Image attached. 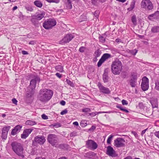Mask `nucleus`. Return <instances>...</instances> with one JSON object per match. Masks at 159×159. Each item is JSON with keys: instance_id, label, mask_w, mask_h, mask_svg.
Segmentation results:
<instances>
[{"instance_id": "obj_1", "label": "nucleus", "mask_w": 159, "mask_h": 159, "mask_svg": "<svg viewBox=\"0 0 159 159\" xmlns=\"http://www.w3.org/2000/svg\"><path fill=\"white\" fill-rule=\"evenodd\" d=\"M53 92L51 89H44L40 90L37 96V99L41 102L46 103L51 98Z\"/></svg>"}, {"instance_id": "obj_2", "label": "nucleus", "mask_w": 159, "mask_h": 159, "mask_svg": "<svg viewBox=\"0 0 159 159\" xmlns=\"http://www.w3.org/2000/svg\"><path fill=\"white\" fill-rule=\"evenodd\" d=\"M11 146L12 150L17 155L24 157L23 155L24 148L21 144L16 142H13L11 143Z\"/></svg>"}, {"instance_id": "obj_3", "label": "nucleus", "mask_w": 159, "mask_h": 159, "mask_svg": "<svg viewBox=\"0 0 159 159\" xmlns=\"http://www.w3.org/2000/svg\"><path fill=\"white\" fill-rule=\"evenodd\" d=\"M122 65L118 60L113 61L111 66V71L114 75H119L122 70Z\"/></svg>"}, {"instance_id": "obj_4", "label": "nucleus", "mask_w": 159, "mask_h": 159, "mask_svg": "<svg viewBox=\"0 0 159 159\" xmlns=\"http://www.w3.org/2000/svg\"><path fill=\"white\" fill-rule=\"evenodd\" d=\"M29 78L31 79L30 85L31 89H34L36 87L37 83L40 82V79L39 77L37 75L31 74L29 75Z\"/></svg>"}, {"instance_id": "obj_5", "label": "nucleus", "mask_w": 159, "mask_h": 159, "mask_svg": "<svg viewBox=\"0 0 159 159\" xmlns=\"http://www.w3.org/2000/svg\"><path fill=\"white\" fill-rule=\"evenodd\" d=\"M140 5L141 8L146 11L152 10L153 7L152 2L150 0H142Z\"/></svg>"}, {"instance_id": "obj_6", "label": "nucleus", "mask_w": 159, "mask_h": 159, "mask_svg": "<svg viewBox=\"0 0 159 159\" xmlns=\"http://www.w3.org/2000/svg\"><path fill=\"white\" fill-rule=\"evenodd\" d=\"M47 140L48 142L53 146L55 147L58 144V142L57 136L54 134H49L48 136Z\"/></svg>"}, {"instance_id": "obj_7", "label": "nucleus", "mask_w": 159, "mask_h": 159, "mask_svg": "<svg viewBox=\"0 0 159 159\" xmlns=\"http://www.w3.org/2000/svg\"><path fill=\"white\" fill-rule=\"evenodd\" d=\"M56 23L55 19H49L43 23V26L45 29L48 30L55 25Z\"/></svg>"}, {"instance_id": "obj_8", "label": "nucleus", "mask_w": 159, "mask_h": 159, "mask_svg": "<svg viewBox=\"0 0 159 159\" xmlns=\"http://www.w3.org/2000/svg\"><path fill=\"white\" fill-rule=\"evenodd\" d=\"M106 154L110 157H116L118 156V154L113 149L112 147L109 146L107 147Z\"/></svg>"}, {"instance_id": "obj_9", "label": "nucleus", "mask_w": 159, "mask_h": 159, "mask_svg": "<svg viewBox=\"0 0 159 159\" xmlns=\"http://www.w3.org/2000/svg\"><path fill=\"white\" fill-rule=\"evenodd\" d=\"M141 87L144 91H146L148 89L149 80L147 77H144L142 78Z\"/></svg>"}, {"instance_id": "obj_10", "label": "nucleus", "mask_w": 159, "mask_h": 159, "mask_svg": "<svg viewBox=\"0 0 159 159\" xmlns=\"http://www.w3.org/2000/svg\"><path fill=\"white\" fill-rule=\"evenodd\" d=\"M74 37V36L72 34H67L60 41V43L62 44L66 43L70 41Z\"/></svg>"}, {"instance_id": "obj_11", "label": "nucleus", "mask_w": 159, "mask_h": 159, "mask_svg": "<svg viewBox=\"0 0 159 159\" xmlns=\"http://www.w3.org/2000/svg\"><path fill=\"white\" fill-rule=\"evenodd\" d=\"M111 57L110 54L108 53L104 54L98 61L97 66L98 67H100L102 64L106 60Z\"/></svg>"}, {"instance_id": "obj_12", "label": "nucleus", "mask_w": 159, "mask_h": 159, "mask_svg": "<svg viewBox=\"0 0 159 159\" xmlns=\"http://www.w3.org/2000/svg\"><path fill=\"white\" fill-rule=\"evenodd\" d=\"M45 141L46 139L44 136L38 135L35 137L33 143H36L42 145L43 144Z\"/></svg>"}, {"instance_id": "obj_13", "label": "nucleus", "mask_w": 159, "mask_h": 159, "mask_svg": "<svg viewBox=\"0 0 159 159\" xmlns=\"http://www.w3.org/2000/svg\"><path fill=\"white\" fill-rule=\"evenodd\" d=\"M125 140L121 138H117L114 141V145L117 148H120L125 146Z\"/></svg>"}, {"instance_id": "obj_14", "label": "nucleus", "mask_w": 159, "mask_h": 159, "mask_svg": "<svg viewBox=\"0 0 159 159\" xmlns=\"http://www.w3.org/2000/svg\"><path fill=\"white\" fill-rule=\"evenodd\" d=\"M86 145L87 148L93 150L96 149L98 147V145L94 141L91 139L88 140L86 141Z\"/></svg>"}, {"instance_id": "obj_15", "label": "nucleus", "mask_w": 159, "mask_h": 159, "mask_svg": "<svg viewBox=\"0 0 159 159\" xmlns=\"http://www.w3.org/2000/svg\"><path fill=\"white\" fill-rule=\"evenodd\" d=\"M97 85L101 92L106 94L110 93L111 91L109 88L104 86L101 83L98 82Z\"/></svg>"}, {"instance_id": "obj_16", "label": "nucleus", "mask_w": 159, "mask_h": 159, "mask_svg": "<svg viewBox=\"0 0 159 159\" xmlns=\"http://www.w3.org/2000/svg\"><path fill=\"white\" fill-rule=\"evenodd\" d=\"M22 127V125H20L16 126L11 131V134L13 136L16 134L20 132Z\"/></svg>"}, {"instance_id": "obj_17", "label": "nucleus", "mask_w": 159, "mask_h": 159, "mask_svg": "<svg viewBox=\"0 0 159 159\" xmlns=\"http://www.w3.org/2000/svg\"><path fill=\"white\" fill-rule=\"evenodd\" d=\"M33 131V129H28L24 130L23 133L21 134V137L23 139H25Z\"/></svg>"}, {"instance_id": "obj_18", "label": "nucleus", "mask_w": 159, "mask_h": 159, "mask_svg": "<svg viewBox=\"0 0 159 159\" xmlns=\"http://www.w3.org/2000/svg\"><path fill=\"white\" fill-rule=\"evenodd\" d=\"M137 76L136 75H132V77L129 80L130 84L132 87H134L136 85L137 83Z\"/></svg>"}, {"instance_id": "obj_19", "label": "nucleus", "mask_w": 159, "mask_h": 159, "mask_svg": "<svg viewBox=\"0 0 159 159\" xmlns=\"http://www.w3.org/2000/svg\"><path fill=\"white\" fill-rule=\"evenodd\" d=\"M38 20H39L37 19V18L34 15L31 16L30 21L33 25L37 27L39 26L40 24Z\"/></svg>"}, {"instance_id": "obj_20", "label": "nucleus", "mask_w": 159, "mask_h": 159, "mask_svg": "<svg viewBox=\"0 0 159 159\" xmlns=\"http://www.w3.org/2000/svg\"><path fill=\"white\" fill-rule=\"evenodd\" d=\"M34 93V92L33 89H31L30 92H28L26 93V98L27 99L32 100L33 98V95Z\"/></svg>"}, {"instance_id": "obj_21", "label": "nucleus", "mask_w": 159, "mask_h": 159, "mask_svg": "<svg viewBox=\"0 0 159 159\" xmlns=\"http://www.w3.org/2000/svg\"><path fill=\"white\" fill-rule=\"evenodd\" d=\"M66 8L68 9H70L72 7V2L73 1H75L76 2H78L79 0H66Z\"/></svg>"}, {"instance_id": "obj_22", "label": "nucleus", "mask_w": 159, "mask_h": 159, "mask_svg": "<svg viewBox=\"0 0 159 159\" xmlns=\"http://www.w3.org/2000/svg\"><path fill=\"white\" fill-rule=\"evenodd\" d=\"M45 14V13L43 11H40L39 13H38L37 15H34L37 18V19L40 20L44 17Z\"/></svg>"}, {"instance_id": "obj_23", "label": "nucleus", "mask_w": 159, "mask_h": 159, "mask_svg": "<svg viewBox=\"0 0 159 159\" xmlns=\"http://www.w3.org/2000/svg\"><path fill=\"white\" fill-rule=\"evenodd\" d=\"M159 12H156L154 14L149 15L148 16V19L150 20H152L153 19H157L158 17Z\"/></svg>"}, {"instance_id": "obj_24", "label": "nucleus", "mask_w": 159, "mask_h": 159, "mask_svg": "<svg viewBox=\"0 0 159 159\" xmlns=\"http://www.w3.org/2000/svg\"><path fill=\"white\" fill-rule=\"evenodd\" d=\"M37 123L35 121L33 120H28L26 121L25 124L26 125H28L32 126L37 124Z\"/></svg>"}, {"instance_id": "obj_25", "label": "nucleus", "mask_w": 159, "mask_h": 159, "mask_svg": "<svg viewBox=\"0 0 159 159\" xmlns=\"http://www.w3.org/2000/svg\"><path fill=\"white\" fill-rule=\"evenodd\" d=\"M11 128V126L9 125H7L3 127L2 129V132H3L7 134L8 133V131Z\"/></svg>"}, {"instance_id": "obj_26", "label": "nucleus", "mask_w": 159, "mask_h": 159, "mask_svg": "<svg viewBox=\"0 0 159 159\" xmlns=\"http://www.w3.org/2000/svg\"><path fill=\"white\" fill-rule=\"evenodd\" d=\"M55 69L58 71L62 72L64 71L63 67L61 65H58L55 67Z\"/></svg>"}, {"instance_id": "obj_27", "label": "nucleus", "mask_w": 159, "mask_h": 159, "mask_svg": "<svg viewBox=\"0 0 159 159\" xmlns=\"http://www.w3.org/2000/svg\"><path fill=\"white\" fill-rule=\"evenodd\" d=\"M151 31L154 33L159 32V26H155L153 27L151 29Z\"/></svg>"}, {"instance_id": "obj_28", "label": "nucleus", "mask_w": 159, "mask_h": 159, "mask_svg": "<svg viewBox=\"0 0 159 159\" xmlns=\"http://www.w3.org/2000/svg\"><path fill=\"white\" fill-rule=\"evenodd\" d=\"M101 54V51L99 49H98L96 50L94 53V55L96 57H99Z\"/></svg>"}, {"instance_id": "obj_29", "label": "nucleus", "mask_w": 159, "mask_h": 159, "mask_svg": "<svg viewBox=\"0 0 159 159\" xmlns=\"http://www.w3.org/2000/svg\"><path fill=\"white\" fill-rule=\"evenodd\" d=\"M34 5L37 7H42L43 4L41 2L39 1H36L34 2Z\"/></svg>"}, {"instance_id": "obj_30", "label": "nucleus", "mask_w": 159, "mask_h": 159, "mask_svg": "<svg viewBox=\"0 0 159 159\" xmlns=\"http://www.w3.org/2000/svg\"><path fill=\"white\" fill-rule=\"evenodd\" d=\"M103 80L104 83H107L108 81V77L107 74H104L103 75Z\"/></svg>"}, {"instance_id": "obj_31", "label": "nucleus", "mask_w": 159, "mask_h": 159, "mask_svg": "<svg viewBox=\"0 0 159 159\" xmlns=\"http://www.w3.org/2000/svg\"><path fill=\"white\" fill-rule=\"evenodd\" d=\"M135 5V2L133 1L131 3L130 5V7L128 8L129 11L132 10L134 7Z\"/></svg>"}, {"instance_id": "obj_32", "label": "nucleus", "mask_w": 159, "mask_h": 159, "mask_svg": "<svg viewBox=\"0 0 159 159\" xmlns=\"http://www.w3.org/2000/svg\"><path fill=\"white\" fill-rule=\"evenodd\" d=\"M7 134L3 132H2V135L1 137L2 139L6 140L7 138Z\"/></svg>"}, {"instance_id": "obj_33", "label": "nucleus", "mask_w": 159, "mask_h": 159, "mask_svg": "<svg viewBox=\"0 0 159 159\" xmlns=\"http://www.w3.org/2000/svg\"><path fill=\"white\" fill-rule=\"evenodd\" d=\"M131 21L132 23L134 25L137 24V20L136 16H133L131 18Z\"/></svg>"}, {"instance_id": "obj_34", "label": "nucleus", "mask_w": 159, "mask_h": 159, "mask_svg": "<svg viewBox=\"0 0 159 159\" xmlns=\"http://www.w3.org/2000/svg\"><path fill=\"white\" fill-rule=\"evenodd\" d=\"M49 3H58L60 2V0H45Z\"/></svg>"}, {"instance_id": "obj_35", "label": "nucleus", "mask_w": 159, "mask_h": 159, "mask_svg": "<svg viewBox=\"0 0 159 159\" xmlns=\"http://www.w3.org/2000/svg\"><path fill=\"white\" fill-rule=\"evenodd\" d=\"M155 88L156 90H159V80L156 82Z\"/></svg>"}, {"instance_id": "obj_36", "label": "nucleus", "mask_w": 159, "mask_h": 159, "mask_svg": "<svg viewBox=\"0 0 159 159\" xmlns=\"http://www.w3.org/2000/svg\"><path fill=\"white\" fill-rule=\"evenodd\" d=\"M113 137L112 135H110L107 139V142L108 144H110L111 139Z\"/></svg>"}, {"instance_id": "obj_37", "label": "nucleus", "mask_w": 159, "mask_h": 159, "mask_svg": "<svg viewBox=\"0 0 159 159\" xmlns=\"http://www.w3.org/2000/svg\"><path fill=\"white\" fill-rule=\"evenodd\" d=\"M82 111L83 112H89L91 111V110L89 108H86L82 109Z\"/></svg>"}, {"instance_id": "obj_38", "label": "nucleus", "mask_w": 159, "mask_h": 159, "mask_svg": "<svg viewBox=\"0 0 159 159\" xmlns=\"http://www.w3.org/2000/svg\"><path fill=\"white\" fill-rule=\"evenodd\" d=\"M99 41L100 42L103 43L105 41V38L102 36L99 37Z\"/></svg>"}, {"instance_id": "obj_39", "label": "nucleus", "mask_w": 159, "mask_h": 159, "mask_svg": "<svg viewBox=\"0 0 159 159\" xmlns=\"http://www.w3.org/2000/svg\"><path fill=\"white\" fill-rule=\"evenodd\" d=\"M77 135V132L75 131H73L70 134V137L75 136Z\"/></svg>"}, {"instance_id": "obj_40", "label": "nucleus", "mask_w": 159, "mask_h": 159, "mask_svg": "<svg viewBox=\"0 0 159 159\" xmlns=\"http://www.w3.org/2000/svg\"><path fill=\"white\" fill-rule=\"evenodd\" d=\"M85 49L86 48L85 47L82 46L80 48L79 51L81 52H83Z\"/></svg>"}, {"instance_id": "obj_41", "label": "nucleus", "mask_w": 159, "mask_h": 159, "mask_svg": "<svg viewBox=\"0 0 159 159\" xmlns=\"http://www.w3.org/2000/svg\"><path fill=\"white\" fill-rule=\"evenodd\" d=\"M66 82L68 84L70 85L71 86H73V85H74L73 83L69 80L66 79Z\"/></svg>"}, {"instance_id": "obj_42", "label": "nucleus", "mask_w": 159, "mask_h": 159, "mask_svg": "<svg viewBox=\"0 0 159 159\" xmlns=\"http://www.w3.org/2000/svg\"><path fill=\"white\" fill-rule=\"evenodd\" d=\"M151 102L152 106V107L154 108L157 107L158 105L156 102H155V103H153V101H151Z\"/></svg>"}, {"instance_id": "obj_43", "label": "nucleus", "mask_w": 159, "mask_h": 159, "mask_svg": "<svg viewBox=\"0 0 159 159\" xmlns=\"http://www.w3.org/2000/svg\"><path fill=\"white\" fill-rule=\"evenodd\" d=\"M68 111L66 109H65L64 110L62 111L60 113V114L61 115H63L67 113Z\"/></svg>"}, {"instance_id": "obj_44", "label": "nucleus", "mask_w": 159, "mask_h": 159, "mask_svg": "<svg viewBox=\"0 0 159 159\" xmlns=\"http://www.w3.org/2000/svg\"><path fill=\"white\" fill-rule=\"evenodd\" d=\"M98 114V113L97 112H93L92 113H89V115L91 116H94L96 115H97Z\"/></svg>"}, {"instance_id": "obj_45", "label": "nucleus", "mask_w": 159, "mask_h": 159, "mask_svg": "<svg viewBox=\"0 0 159 159\" xmlns=\"http://www.w3.org/2000/svg\"><path fill=\"white\" fill-rule=\"evenodd\" d=\"M41 116H42V118L43 119H44V120L48 119V116H47L46 115L44 114H42Z\"/></svg>"}, {"instance_id": "obj_46", "label": "nucleus", "mask_w": 159, "mask_h": 159, "mask_svg": "<svg viewBox=\"0 0 159 159\" xmlns=\"http://www.w3.org/2000/svg\"><path fill=\"white\" fill-rule=\"evenodd\" d=\"M53 126L55 128H57L61 127V125L59 123L55 124L53 125Z\"/></svg>"}, {"instance_id": "obj_47", "label": "nucleus", "mask_w": 159, "mask_h": 159, "mask_svg": "<svg viewBox=\"0 0 159 159\" xmlns=\"http://www.w3.org/2000/svg\"><path fill=\"white\" fill-rule=\"evenodd\" d=\"M99 14V11H95L94 15L95 17H98V15Z\"/></svg>"}, {"instance_id": "obj_48", "label": "nucleus", "mask_w": 159, "mask_h": 159, "mask_svg": "<svg viewBox=\"0 0 159 159\" xmlns=\"http://www.w3.org/2000/svg\"><path fill=\"white\" fill-rule=\"evenodd\" d=\"M26 9L27 11H33V9L31 7H26Z\"/></svg>"}, {"instance_id": "obj_49", "label": "nucleus", "mask_w": 159, "mask_h": 159, "mask_svg": "<svg viewBox=\"0 0 159 159\" xmlns=\"http://www.w3.org/2000/svg\"><path fill=\"white\" fill-rule=\"evenodd\" d=\"M122 104L124 105H127L128 104V103L127 102V101L125 100L124 99L122 101Z\"/></svg>"}, {"instance_id": "obj_50", "label": "nucleus", "mask_w": 159, "mask_h": 159, "mask_svg": "<svg viewBox=\"0 0 159 159\" xmlns=\"http://www.w3.org/2000/svg\"><path fill=\"white\" fill-rule=\"evenodd\" d=\"M12 101L13 103L16 105L17 104V101L15 98H13L12 100Z\"/></svg>"}, {"instance_id": "obj_51", "label": "nucleus", "mask_w": 159, "mask_h": 159, "mask_svg": "<svg viewBox=\"0 0 159 159\" xmlns=\"http://www.w3.org/2000/svg\"><path fill=\"white\" fill-rule=\"evenodd\" d=\"M36 43V42L34 41H30L29 42V44L34 45Z\"/></svg>"}, {"instance_id": "obj_52", "label": "nucleus", "mask_w": 159, "mask_h": 159, "mask_svg": "<svg viewBox=\"0 0 159 159\" xmlns=\"http://www.w3.org/2000/svg\"><path fill=\"white\" fill-rule=\"evenodd\" d=\"M154 135L159 139V131L155 132L154 133Z\"/></svg>"}, {"instance_id": "obj_53", "label": "nucleus", "mask_w": 159, "mask_h": 159, "mask_svg": "<svg viewBox=\"0 0 159 159\" xmlns=\"http://www.w3.org/2000/svg\"><path fill=\"white\" fill-rule=\"evenodd\" d=\"M60 103L61 105L64 106L66 104V102L62 100L60 102Z\"/></svg>"}, {"instance_id": "obj_54", "label": "nucleus", "mask_w": 159, "mask_h": 159, "mask_svg": "<svg viewBox=\"0 0 159 159\" xmlns=\"http://www.w3.org/2000/svg\"><path fill=\"white\" fill-rule=\"evenodd\" d=\"M56 75L58 78H60L61 77V75L60 74L58 73H57L56 74Z\"/></svg>"}, {"instance_id": "obj_55", "label": "nucleus", "mask_w": 159, "mask_h": 159, "mask_svg": "<svg viewBox=\"0 0 159 159\" xmlns=\"http://www.w3.org/2000/svg\"><path fill=\"white\" fill-rule=\"evenodd\" d=\"M96 128V127L94 126H92V127L89 129V130L90 131L93 130H94Z\"/></svg>"}, {"instance_id": "obj_56", "label": "nucleus", "mask_w": 159, "mask_h": 159, "mask_svg": "<svg viewBox=\"0 0 159 159\" xmlns=\"http://www.w3.org/2000/svg\"><path fill=\"white\" fill-rule=\"evenodd\" d=\"M22 53L23 55H27L28 54V52L25 51H22Z\"/></svg>"}, {"instance_id": "obj_57", "label": "nucleus", "mask_w": 159, "mask_h": 159, "mask_svg": "<svg viewBox=\"0 0 159 159\" xmlns=\"http://www.w3.org/2000/svg\"><path fill=\"white\" fill-rule=\"evenodd\" d=\"M147 129H144L142 131V132H141V135H143V134H144L145 133V132H146L147 130Z\"/></svg>"}, {"instance_id": "obj_58", "label": "nucleus", "mask_w": 159, "mask_h": 159, "mask_svg": "<svg viewBox=\"0 0 159 159\" xmlns=\"http://www.w3.org/2000/svg\"><path fill=\"white\" fill-rule=\"evenodd\" d=\"M124 159H133L132 157L130 156H128L125 157Z\"/></svg>"}, {"instance_id": "obj_59", "label": "nucleus", "mask_w": 159, "mask_h": 159, "mask_svg": "<svg viewBox=\"0 0 159 159\" xmlns=\"http://www.w3.org/2000/svg\"><path fill=\"white\" fill-rule=\"evenodd\" d=\"M73 125L76 126H78L79 125L77 121H75L73 123Z\"/></svg>"}, {"instance_id": "obj_60", "label": "nucleus", "mask_w": 159, "mask_h": 159, "mask_svg": "<svg viewBox=\"0 0 159 159\" xmlns=\"http://www.w3.org/2000/svg\"><path fill=\"white\" fill-rule=\"evenodd\" d=\"M117 107L119 109H120L121 110H123V108L121 107V105L117 106Z\"/></svg>"}, {"instance_id": "obj_61", "label": "nucleus", "mask_w": 159, "mask_h": 159, "mask_svg": "<svg viewBox=\"0 0 159 159\" xmlns=\"http://www.w3.org/2000/svg\"><path fill=\"white\" fill-rule=\"evenodd\" d=\"M116 0V1H118L119 2H124L126 1V0Z\"/></svg>"}, {"instance_id": "obj_62", "label": "nucleus", "mask_w": 159, "mask_h": 159, "mask_svg": "<svg viewBox=\"0 0 159 159\" xmlns=\"http://www.w3.org/2000/svg\"><path fill=\"white\" fill-rule=\"evenodd\" d=\"M122 111H125L126 113H128L129 112V111L128 110H127L126 109H125L124 108H123V110H122Z\"/></svg>"}, {"instance_id": "obj_63", "label": "nucleus", "mask_w": 159, "mask_h": 159, "mask_svg": "<svg viewBox=\"0 0 159 159\" xmlns=\"http://www.w3.org/2000/svg\"><path fill=\"white\" fill-rule=\"evenodd\" d=\"M115 41L116 43H118L120 42V39H116Z\"/></svg>"}, {"instance_id": "obj_64", "label": "nucleus", "mask_w": 159, "mask_h": 159, "mask_svg": "<svg viewBox=\"0 0 159 159\" xmlns=\"http://www.w3.org/2000/svg\"><path fill=\"white\" fill-rule=\"evenodd\" d=\"M17 8V7L16 6L14 7L13 8V10H15Z\"/></svg>"}]
</instances>
